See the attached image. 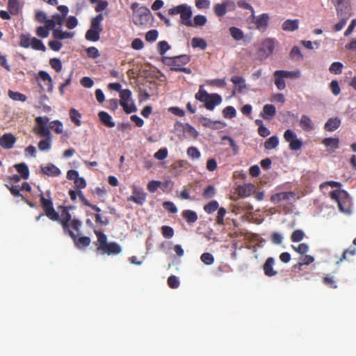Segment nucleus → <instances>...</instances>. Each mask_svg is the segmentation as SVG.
I'll list each match as a JSON object with an SVG mask.
<instances>
[{"mask_svg": "<svg viewBox=\"0 0 356 356\" xmlns=\"http://www.w3.org/2000/svg\"><path fill=\"white\" fill-rule=\"evenodd\" d=\"M49 31L44 26H38L35 31L36 35L42 38H47L49 35Z\"/></svg>", "mask_w": 356, "mask_h": 356, "instance_id": "22", "label": "nucleus"}, {"mask_svg": "<svg viewBox=\"0 0 356 356\" xmlns=\"http://www.w3.org/2000/svg\"><path fill=\"white\" fill-rule=\"evenodd\" d=\"M356 26V19H354L351 21L350 24H349L348 29L344 32L345 36H348L352 33V32L354 30V28Z\"/></svg>", "mask_w": 356, "mask_h": 356, "instance_id": "35", "label": "nucleus"}, {"mask_svg": "<svg viewBox=\"0 0 356 356\" xmlns=\"http://www.w3.org/2000/svg\"><path fill=\"white\" fill-rule=\"evenodd\" d=\"M235 8V4L232 1H226L222 3H218L214 6L213 10L217 16L222 17L225 15L227 10H233Z\"/></svg>", "mask_w": 356, "mask_h": 356, "instance_id": "8", "label": "nucleus"}, {"mask_svg": "<svg viewBox=\"0 0 356 356\" xmlns=\"http://www.w3.org/2000/svg\"><path fill=\"white\" fill-rule=\"evenodd\" d=\"M299 19H286L282 24V29L285 31H295L299 28Z\"/></svg>", "mask_w": 356, "mask_h": 356, "instance_id": "9", "label": "nucleus"}, {"mask_svg": "<svg viewBox=\"0 0 356 356\" xmlns=\"http://www.w3.org/2000/svg\"><path fill=\"white\" fill-rule=\"evenodd\" d=\"M160 17L163 19L165 20V24H167V26H170L171 25V23H170V19H167V18H165L163 15H159Z\"/></svg>", "mask_w": 356, "mask_h": 356, "instance_id": "52", "label": "nucleus"}, {"mask_svg": "<svg viewBox=\"0 0 356 356\" xmlns=\"http://www.w3.org/2000/svg\"><path fill=\"white\" fill-rule=\"evenodd\" d=\"M229 32L232 35V37L236 40H241L243 38V31L236 27H231L229 29Z\"/></svg>", "mask_w": 356, "mask_h": 356, "instance_id": "20", "label": "nucleus"}, {"mask_svg": "<svg viewBox=\"0 0 356 356\" xmlns=\"http://www.w3.org/2000/svg\"><path fill=\"white\" fill-rule=\"evenodd\" d=\"M191 44L193 48L199 47L201 49H204L207 47V42L200 38H193L191 40Z\"/></svg>", "mask_w": 356, "mask_h": 356, "instance_id": "17", "label": "nucleus"}, {"mask_svg": "<svg viewBox=\"0 0 356 356\" xmlns=\"http://www.w3.org/2000/svg\"><path fill=\"white\" fill-rule=\"evenodd\" d=\"M59 40H60L54 39V40L49 41L48 43L49 47L54 51H59L63 47L62 42Z\"/></svg>", "mask_w": 356, "mask_h": 356, "instance_id": "25", "label": "nucleus"}, {"mask_svg": "<svg viewBox=\"0 0 356 356\" xmlns=\"http://www.w3.org/2000/svg\"><path fill=\"white\" fill-rule=\"evenodd\" d=\"M231 81L238 89H243L246 87L245 79L241 76H234Z\"/></svg>", "mask_w": 356, "mask_h": 356, "instance_id": "18", "label": "nucleus"}, {"mask_svg": "<svg viewBox=\"0 0 356 356\" xmlns=\"http://www.w3.org/2000/svg\"><path fill=\"white\" fill-rule=\"evenodd\" d=\"M275 83L278 89H283L285 88V83L282 74H276V71L274 73Z\"/></svg>", "mask_w": 356, "mask_h": 356, "instance_id": "24", "label": "nucleus"}, {"mask_svg": "<svg viewBox=\"0 0 356 356\" xmlns=\"http://www.w3.org/2000/svg\"><path fill=\"white\" fill-rule=\"evenodd\" d=\"M44 1L51 5H56L58 3L57 0H44Z\"/></svg>", "mask_w": 356, "mask_h": 356, "instance_id": "51", "label": "nucleus"}, {"mask_svg": "<svg viewBox=\"0 0 356 356\" xmlns=\"http://www.w3.org/2000/svg\"><path fill=\"white\" fill-rule=\"evenodd\" d=\"M30 47L34 50L42 51L43 52L46 51L47 50L46 47L43 42L35 37L32 38Z\"/></svg>", "mask_w": 356, "mask_h": 356, "instance_id": "12", "label": "nucleus"}, {"mask_svg": "<svg viewBox=\"0 0 356 356\" xmlns=\"http://www.w3.org/2000/svg\"><path fill=\"white\" fill-rule=\"evenodd\" d=\"M35 19L40 22H43L46 19V15L42 11H38L35 14Z\"/></svg>", "mask_w": 356, "mask_h": 356, "instance_id": "37", "label": "nucleus"}, {"mask_svg": "<svg viewBox=\"0 0 356 356\" xmlns=\"http://www.w3.org/2000/svg\"><path fill=\"white\" fill-rule=\"evenodd\" d=\"M350 86L356 89V77L353 78L351 81Z\"/></svg>", "mask_w": 356, "mask_h": 356, "instance_id": "53", "label": "nucleus"}, {"mask_svg": "<svg viewBox=\"0 0 356 356\" xmlns=\"http://www.w3.org/2000/svg\"><path fill=\"white\" fill-rule=\"evenodd\" d=\"M276 74H282L284 78H291L296 79L300 76V71H284V70H277L276 71Z\"/></svg>", "mask_w": 356, "mask_h": 356, "instance_id": "13", "label": "nucleus"}, {"mask_svg": "<svg viewBox=\"0 0 356 356\" xmlns=\"http://www.w3.org/2000/svg\"><path fill=\"white\" fill-rule=\"evenodd\" d=\"M238 6L241 8L250 10L251 11V14L254 13V10L252 6L244 1H238Z\"/></svg>", "mask_w": 356, "mask_h": 356, "instance_id": "34", "label": "nucleus"}, {"mask_svg": "<svg viewBox=\"0 0 356 356\" xmlns=\"http://www.w3.org/2000/svg\"><path fill=\"white\" fill-rule=\"evenodd\" d=\"M170 46L165 41H161L158 44V51L161 55H163L168 49Z\"/></svg>", "mask_w": 356, "mask_h": 356, "instance_id": "27", "label": "nucleus"}, {"mask_svg": "<svg viewBox=\"0 0 356 356\" xmlns=\"http://www.w3.org/2000/svg\"><path fill=\"white\" fill-rule=\"evenodd\" d=\"M65 18V17H63V15H54L53 16V20L55 21V25H58V26H61L63 23V21H64V19Z\"/></svg>", "mask_w": 356, "mask_h": 356, "instance_id": "36", "label": "nucleus"}, {"mask_svg": "<svg viewBox=\"0 0 356 356\" xmlns=\"http://www.w3.org/2000/svg\"><path fill=\"white\" fill-rule=\"evenodd\" d=\"M300 43L308 49H315L320 47V42L318 41L302 40Z\"/></svg>", "mask_w": 356, "mask_h": 356, "instance_id": "23", "label": "nucleus"}, {"mask_svg": "<svg viewBox=\"0 0 356 356\" xmlns=\"http://www.w3.org/2000/svg\"><path fill=\"white\" fill-rule=\"evenodd\" d=\"M88 56L95 58L99 56L98 49L96 47H91L86 49Z\"/></svg>", "mask_w": 356, "mask_h": 356, "instance_id": "32", "label": "nucleus"}, {"mask_svg": "<svg viewBox=\"0 0 356 356\" xmlns=\"http://www.w3.org/2000/svg\"><path fill=\"white\" fill-rule=\"evenodd\" d=\"M149 10L145 7H140L133 13V22L136 25H142L149 19Z\"/></svg>", "mask_w": 356, "mask_h": 356, "instance_id": "5", "label": "nucleus"}, {"mask_svg": "<svg viewBox=\"0 0 356 356\" xmlns=\"http://www.w3.org/2000/svg\"><path fill=\"white\" fill-rule=\"evenodd\" d=\"M0 17L3 19H9L10 18L8 13L5 10L0 11Z\"/></svg>", "mask_w": 356, "mask_h": 356, "instance_id": "46", "label": "nucleus"}, {"mask_svg": "<svg viewBox=\"0 0 356 356\" xmlns=\"http://www.w3.org/2000/svg\"><path fill=\"white\" fill-rule=\"evenodd\" d=\"M163 6V1H161V0H156L153 3V4L152 6V9L153 10H157L159 8H161Z\"/></svg>", "mask_w": 356, "mask_h": 356, "instance_id": "38", "label": "nucleus"}, {"mask_svg": "<svg viewBox=\"0 0 356 356\" xmlns=\"http://www.w3.org/2000/svg\"><path fill=\"white\" fill-rule=\"evenodd\" d=\"M314 33L316 34V35H320L323 33V31L320 29H316L314 30Z\"/></svg>", "mask_w": 356, "mask_h": 356, "instance_id": "54", "label": "nucleus"}, {"mask_svg": "<svg viewBox=\"0 0 356 356\" xmlns=\"http://www.w3.org/2000/svg\"><path fill=\"white\" fill-rule=\"evenodd\" d=\"M330 87L332 89H339V83L337 81H332L330 83Z\"/></svg>", "mask_w": 356, "mask_h": 356, "instance_id": "48", "label": "nucleus"}, {"mask_svg": "<svg viewBox=\"0 0 356 356\" xmlns=\"http://www.w3.org/2000/svg\"><path fill=\"white\" fill-rule=\"evenodd\" d=\"M32 38L33 37H31L30 35H22L20 36V46L24 48L30 47Z\"/></svg>", "mask_w": 356, "mask_h": 356, "instance_id": "21", "label": "nucleus"}, {"mask_svg": "<svg viewBox=\"0 0 356 356\" xmlns=\"http://www.w3.org/2000/svg\"><path fill=\"white\" fill-rule=\"evenodd\" d=\"M1 35H2V33H1V32L0 31V38L1 37Z\"/></svg>", "mask_w": 356, "mask_h": 356, "instance_id": "55", "label": "nucleus"}, {"mask_svg": "<svg viewBox=\"0 0 356 356\" xmlns=\"http://www.w3.org/2000/svg\"><path fill=\"white\" fill-rule=\"evenodd\" d=\"M195 6L199 9L207 8L210 6L209 0H195Z\"/></svg>", "mask_w": 356, "mask_h": 356, "instance_id": "29", "label": "nucleus"}, {"mask_svg": "<svg viewBox=\"0 0 356 356\" xmlns=\"http://www.w3.org/2000/svg\"><path fill=\"white\" fill-rule=\"evenodd\" d=\"M159 35V33L156 30L149 31L145 35V39L148 42H154Z\"/></svg>", "mask_w": 356, "mask_h": 356, "instance_id": "26", "label": "nucleus"}, {"mask_svg": "<svg viewBox=\"0 0 356 356\" xmlns=\"http://www.w3.org/2000/svg\"><path fill=\"white\" fill-rule=\"evenodd\" d=\"M143 47V42L139 38L134 39L131 43V47L136 50L142 49Z\"/></svg>", "mask_w": 356, "mask_h": 356, "instance_id": "31", "label": "nucleus"}, {"mask_svg": "<svg viewBox=\"0 0 356 356\" xmlns=\"http://www.w3.org/2000/svg\"><path fill=\"white\" fill-rule=\"evenodd\" d=\"M108 6V3L106 1H100L97 4V6L95 8V10L97 12L102 11L104 10Z\"/></svg>", "mask_w": 356, "mask_h": 356, "instance_id": "40", "label": "nucleus"}, {"mask_svg": "<svg viewBox=\"0 0 356 356\" xmlns=\"http://www.w3.org/2000/svg\"><path fill=\"white\" fill-rule=\"evenodd\" d=\"M81 85L85 88H92L93 86V81L89 77H83L81 81Z\"/></svg>", "mask_w": 356, "mask_h": 356, "instance_id": "33", "label": "nucleus"}, {"mask_svg": "<svg viewBox=\"0 0 356 356\" xmlns=\"http://www.w3.org/2000/svg\"><path fill=\"white\" fill-rule=\"evenodd\" d=\"M50 65L56 72H60L62 70V63L58 58L51 59Z\"/></svg>", "mask_w": 356, "mask_h": 356, "instance_id": "28", "label": "nucleus"}, {"mask_svg": "<svg viewBox=\"0 0 356 356\" xmlns=\"http://www.w3.org/2000/svg\"><path fill=\"white\" fill-rule=\"evenodd\" d=\"M346 11L345 15L343 16V9L342 8L337 9V17L339 18L340 20L334 26V30L335 31H341L346 25L347 20L352 15L351 9L346 7Z\"/></svg>", "mask_w": 356, "mask_h": 356, "instance_id": "6", "label": "nucleus"}, {"mask_svg": "<svg viewBox=\"0 0 356 356\" xmlns=\"http://www.w3.org/2000/svg\"><path fill=\"white\" fill-rule=\"evenodd\" d=\"M52 35L56 40L70 39L74 36V32L63 31L60 29L57 28L53 30Z\"/></svg>", "mask_w": 356, "mask_h": 356, "instance_id": "10", "label": "nucleus"}, {"mask_svg": "<svg viewBox=\"0 0 356 356\" xmlns=\"http://www.w3.org/2000/svg\"><path fill=\"white\" fill-rule=\"evenodd\" d=\"M348 7L350 9V8L348 6H345V5H341V4H339V6H337V8H342L343 9V15L344 16L345 15V13H346V8Z\"/></svg>", "mask_w": 356, "mask_h": 356, "instance_id": "50", "label": "nucleus"}, {"mask_svg": "<svg viewBox=\"0 0 356 356\" xmlns=\"http://www.w3.org/2000/svg\"><path fill=\"white\" fill-rule=\"evenodd\" d=\"M104 19L103 14L100 13L91 19L90 27L86 33V39L96 42L99 40L100 33L102 31V22Z\"/></svg>", "mask_w": 356, "mask_h": 356, "instance_id": "1", "label": "nucleus"}, {"mask_svg": "<svg viewBox=\"0 0 356 356\" xmlns=\"http://www.w3.org/2000/svg\"><path fill=\"white\" fill-rule=\"evenodd\" d=\"M250 17L257 29L261 32L266 30L270 20V16L268 13H262L259 15H255L253 13L251 14Z\"/></svg>", "mask_w": 356, "mask_h": 356, "instance_id": "4", "label": "nucleus"}, {"mask_svg": "<svg viewBox=\"0 0 356 356\" xmlns=\"http://www.w3.org/2000/svg\"><path fill=\"white\" fill-rule=\"evenodd\" d=\"M275 49V42L273 39L266 38L261 44L257 51V57L260 60L266 59L271 55Z\"/></svg>", "mask_w": 356, "mask_h": 356, "instance_id": "3", "label": "nucleus"}, {"mask_svg": "<svg viewBox=\"0 0 356 356\" xmlns=\"http://www.w3.org/2000/svg\"><path fill=\"white\" fill-rule=\"evenodd\" d=\"M58 10L62 13L63 17H66L68 13V8L66 6H58Z\"/></svg>", "mask_w": 356, "mask_h": 356, "instance_id": "41", "label": "nucleus"}, {"mask_svg": "<svg viewBox=\"0 0 356 356\" xmlns=\"http://www.w3.org/2000/svg\"><path fill=\"white\" fill-rule=\"evenodd\" d=\"M0 65L3 66L8 70H10L9 66L7 65V60L3 56H0Z\"/></svg>", "mask_w": 356, "mask_h": 356, "instance_id": "43", "label": "nucleus"}, {"mask_svg": "<svg viewBox=\"0 0 356 356\" xmlns=\"http://www.w3.org/2000/svg\"><path fill=\"white\" fill-rule=\"evenodd\" d=\"M139 4L138 3H134L131 6V8L133 10V13H136V10L140 9Z\"/></svg>", "mask_w": 356, "mask_h": 356, "instance_id": "49", "label": "nucleus"}, {"mask_svg": "<svg viewBox=\"0 0 356 356\" xmlns=\"http://www.w3.org/2000/svg\"><path fill=\"white\" fill-rule=\"evenodd\" d=\"M171 70L175 71H181L186 74H190L191 72V69L188 67H171Z\"/></svg>", "mask_w": 356, "mask_h": 356, "instance_id": "44", "label": "nucleus"}, {"mask_svg": "<svg viewBox=\"0 0 356 356\" xmlns=\"http://www.w3.org/2000/svg\"><path fill=\"white\" fill-rule=\"evenodd\" d=\"M108 88H109V89H115V90L120 89V85L117 83H110L108 85Z\"/></svg>", "mask_w": 356, "mask_h": 356, "instance_id": "47", "label": "nucleus"}, {"mask_svg": "<svg viewBox=\"0 0 356 356\" xmlns=\"http://www.w3.org/2000/svg\"><path fill=\"white\" fill-rule=\"evenodd\" d=\"M168 14L171 15L180 14V17L183 24L187 26L192 25L191 17L193 13L191 7L187 4H181L169 9Z\"/></svg>", "mask_w": 356, "mask_h": 356, "instance_id": "2", "label": "nucleus"}, {"mask_svg": "<svg viewBox=\"0 0 356 356\" xmlns=\"http://www.w3.org/2000/svg\"><path fill=\"white\" fill-rule=\"evenodd\" d=\"M40 76L44 81H51V77H50L49 74L46 72H40Z\"/></svg>", "mask_w": 356, "mask_h": 356, "instance_id": "45", "label": "nucleus"}, {"mask_svg": "<svg viewBox=\"0 0 356 356\" xmlns=\"http://www.w3.org/2000/svg\"><path fill=\"white\" fill-rule=\"evenodd\" d=\"M207 86L212 88H224L226 86L225 79H213L207 81Z\"/></svg>", "mask_w": 356, "mask_h": 356, "instance_id": "16", "label": "nucleus"}, {"mask_svg": "<svg viewBox=\"0 0 356 356\" xmlns=\"http://www.w3.org/2000/svg\"><path fill=\"white\" fill-rule=\"evenodd\" d=\"M346 48L352 51H356V39L352 40L348 44H347Z\"/></svg>", "mask_w": 356, "mask_h": 356, "instance_id": "42", "label": "nucleus"}, {"mask_svg": "<svg viewBox=\"0 0 356 356\" xmlns=\"http://www.w3.org/2000/svg\"><path fill=\"white\" fill-rule=\"evenodd\" d=\"M21 8L20 3L17 0H9L8 9L11 14L16 15Z\"/></svg>", "mask_w": 356, "mask_h": 356, "instance_id": "15", "label": "nucleus"}, {"mask_svg": "<svg viewBox=\"0 0 356 356\" xmlns=\"http://www.w3.org/2000/svg\"><path fill=\"white\" fill-rule=\"evenodd\" d=\"M189 60L190 58L186 55H181L172 58H163V62L167 65H171V67H181L182 65L188 63Z\"/></svg>", "mask_w": 356, "mask_h": 356, "instance_id": "7", "label": "nucleus"}, {"mask_svg": "<svg viewBox=\"0 0 356 356\" xmlns=\"http://www.w3.org/2000/svg\"><path fill=\"white\" fill-rule=\"evenodd\" d=\"M44 22H45L44 26L47 27L49 31H51V29H53L56 26L55 21L53 20V19H45Z\"/></svg>", "mask_w": 356, "mask_h": 356, "instance_id": "39", "label": "nucleus"}, {"mask_svg": "<svg viewBox=\"0 0 356 356\" xmlns=\"http://www.w3.org/2000/svg\"><path fill=\"white\" fill-rule=\"evenodd\" d=\"M343 64L340 62H334L329 67V70L332 74H340L342 72Z\"/></svg>", "mask_w": 356, "mask_h": 356, "instance_id": "19", "label": "nucleus"}, {"mask_svg": "<svg viewBox=\"0 0 356 356\" xmlns=\"http://www.w3.org/2000/svg\"><path fill=\"white\" fill-rule=\"evenodd\" d=\"M207 22V19L206 16L202 15H195L193 18V21H192V25L191 26H202Z\"/></svg>", "mask_w": 356, "mask_h": 356, "instance_id": "14", "label": "nucleus"}, {"mask_svg": "<svg viewBox=\"0 0 356 356\" xmlns=\"http://www.w3.org/2000/svg\"><path fill=\"white\" fill-rule=\"evenodd\" d=\"M78 24V21H77V19L74 17V16H71L70 17L67 19V22H66V26L69 29H74Z\"/></svg>", "mask_w": 356, "mask_h": 356, "instance_id": "30", "label": "nucleus"}, {"mask_svg": "<svg viewBox=\"0 0 356 356\" xmlns=\"http://www.w3.org/2000/svg\"><path fill=\"white\" fill-rule=\"evenodd\" d=\"M289 58L293 61H301L303 59V55L298 47H292L289 53Z\"/></svg>", "mask_w": 356, "mask_h": 356, "instance_id": "11", "label": "nucleus"}]
</instances>
